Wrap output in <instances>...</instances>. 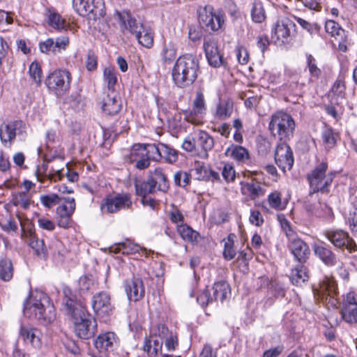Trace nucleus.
<instances>
[{
  "label": "nucleus",
  "instance_id": "42",
  "mask_svg": "<svg viewBox=\"0 0 357 357\" xmlns=\"http://www.w3.org/2000/svg\"><path fill=\"white\" fill-rule=\"evenodd\" d=\"M104 80L107 84L108 90L111 92L114 90V86L117 82V77L115 69L107 67L103 72Z\"/></svg>",
  "mask_w": 357,
  "mask_h": 357
},
{
  "label": "nucleus",
  "instance_id": "46",
  "mask_svg": "<svg viewBox=\"0 0 357 357\" xmlns=\"http://www.w3.org/2000/svg\"><path fill=\"white\" fill-rule=\"evenodd\" d=\"M151 337L158 336L161 339H166L172 333L164 324H158L151 328Z\"/></svg>",
  "mask_w": 357,
  "mask_h": 357
},
{
  "label": "nucleus",
  "instance_id": "24",
  "mask_svg": "<svg viewBox=\"0 0 357 357\" xmlns=\"http://www.w3.org/2000/svg\"><path fill=\"white\" fill-rule=\"evenodd\" d=\"M149 177L155 183L158 190L166 192L168 190V180L161 168L158 167L154 171H150Z\"/></svg>",
  "mask_w": 357,
  "mask_h": 357
},
{
  "label": "nucleus",
  "instance_id": "9",
  "mask_svg": "<svg viewBox=\"0 0 357 357\" xmlns=\"http://www.w3.org/2000/svg\"><path fill=\"white\" fill-rule=\"evenodd\" d=\"M73 6L80 15H89L94 20L105 15L102 0H73Z\"/></svg>",
  "mask_w": 357,
  "mask_h": 357
},
{
  "label": "nucleus",
  "instance_id": "23",
  "mask_svg": "<svg viewBox=\"0 0 357 357\" xmlns=\"http://www.w3.org/2000/svg\"><path fill=\"white\" fill-rule=\"evenodd\" d=\"M115 340L114 333L107 332L97 337L94 341V345L100 353H105L112 347Z\"/></svg>",
  "mask_w": 357,
  "mask_h": 357
},
{
  "label": "nucleus",
  "instance_id": "15",
  "mask_svg": "<svg viewBox=\"0 0 357 357\" xmlns=\"http://www.w3.org/2000/svg\"><path fill=\"white\" fill-rule=\"evenodd\" d=\"M288 248L296 261L301 264L306 262L310 254V250L303 240L300 238L291 239L288 243Z\"/></svg>",
  "mask_w": 357,
  "mask_h": 357
},
{
  "label": "nucleus",
  "instance_id": "58",
  "mask_svg": "<svg viewBox=\"0 0 357 357\" xmlns=\"http://www.w3.org/2000/svg\"><path fill=\"white\" fill-rule=\"evenodd\" d=\"M245 186L250 195L253 197H257L264 194L261 187L258 183L254 182L247 183Z\"/></svg>",
  "mask_w": 357,
  "mask_h": 357
},
{
  "label": "nucleus",
  "instance_id": "45",
  "mask_svg": "<svg viewBox=\"0 0 357 357\" xmlns=\"http://www.w3.org/2000/svg\"><path fill=\"white\" fill-rule=\"evenodd\" d=\"M233 237V234H229L225 242L223 256L227 260H231L236 256V251L234 249Z\"/></svg>",
  "mask_w": 357,
  "mask_h": 357
},
{
  "label": "nucleus",
  "instance_id": "39",
  "mask_svg": "<svg viewBox=\"0 0 357 357\" xmlns=\"http://www.w3.org/2000/svg\"><path fill=\"white\" fill-rule=\"evenodd\" d=\"M29 244L38 256L45 257L46 248L45 247L43 240L36 238L34 234H33L31 231H30V239Z\"/></svg>",
  "mask_w": 357,
  "mask_h": 357
},
{
  "label": "nucleus",
  "instance_id": "47",
  "mask_svg": "<svg viewBox=\"0 0 357 357\" xmlns=\"http://www.w3.org/2000/svg\"><path fill=\"white\" fill-rule=\"evenodd\" d=\"M192 171L195 172V176L198 180H209L208 169L201 162H196L195 163Z\"/></svg>",
  "mask_w": 357,
  "mask_h": 357
},
{
  "label": "nucleus",
  "instance_id": "55",
  "mask_svg": "<svg viewBox=\"0 0 357 357\" xmlns=\"http://www.w3.org/2000/svg\"><path fill=\"white\" fill-rule=\"evenodd\" d=\"M113 251L115 253L122 252L123 254L129 255L138 252V246L130 245V243H123L118 244Z\"/></svg>",
  "mask_w": 357,
  "mask_h": 357
},
{
  "label": "nucleus",
  "instance_id": "43",
  "mask_svg": "<svg viewBox=\"0 0 357 357\" xmlns=\"http://www.w3.org/2000/svg\"><path fill=\"white\" fill-rule=\"evenodd\" d=\"M342 317V319L350 324L357 322V306L356 305H350V306H344L343 305L342 309L341 310Z\"/></svg>",
  "mask_w": 357,
  "mask_h": 357
},
{
  "label": "nucleus",
  "instance_id": "35",
  "mask_svg": "<svg viewBox=\"0 0 357 357\" xmlns=\"http://www.w3.org/2000/svg\"><path fill=\"white\" fill-rule=\"evenodd\" d=\"M234 104L231 100H223L218 105L216 116L222 120L230 117L233 112Z\"/></svg>",
  "mask_w": 357,
  "mask_h": 357
},
{
  "label": "nucleus",
  "instance_id": "10",
  "mask_svg": "<svg viewBox=\"0 0 357 357\" xmlns=\"http://www.w3.org/2000/svg\"><path fill=\"white\" fill-rule=\"evenodd\" d=\"M132 204L129 194H117L105 198L100 205V209L102 213H114L122 209L130 208Z\"/></svg>",
  "mask_w": 357,
  "mask_h": 357
},
{
  "label": "nucleus",
  "instance_id": "11",
  "mask_svg": "<svg viewBox=\"0 0 357 357\" xmlns=\"http://www.w3.org/2000/svg\"><path fill=\"white\" fill-rule=\"evenodd\" d=\"M199 22L206 31H217L225 22L223 15L213 11L211 6H206L199 11Z\"/></svg>",
  "mask_w": 357,
  "mask_h": 357
},
{
  "label": "nucleus",
  "instance_id": "4",
  "mask_svg": "<svg viewBox=\"0 0 357 357\" xmlns=\"http://www.w3.org/2000/svg\"><path fill=\"white\" fill-rule=\"evenodd\" d=\"M119 19L126 30L134 35L142 46L150 48L153 45V33L150 27L132 18L128 13H119Z\"/></svg>",
  "mask_w": 357,
  "mask_h": 357
},
{
  "label": "nucleus",
  "instance_id": "13",
  "mask_svg": "<svg viewBox=\"0 0 357 357\" xmlns=\"http://www.w3.org/2000/svg\"><path fill=\"white\" fill-rule=\"evenodd\" d=\"M91 305L96 314L102 318L109 316L114 310L109 294L104 291L93 296Z\"/></svg>",
  "mask_w": 357,
  "mask_h": 357
},
{
  "label": "nucleus",
  "instance_id": "7",
  "mask_svg": "<svg viewBox=\"0 0 357 357\" xmlns=\"http://www.w3.org/2000/svg\"><path fill=\"white\" fill-rule=\"evenodd\" d=\"M327 169V162H321L307 175V179L313 193L328 192V186L331 185L333 178L331 174L326 176Z\"/></svg>",
  "mask_w": 357,
  "mask_h": 357
},
{
  "label": "nucleus",
  "instance_id": "50",
  "mask_svg": "<svg viewBox=\"0 0 357 357\" xmlns=\"http://www.w3.org/2000/svg\"><path fill=\"white\" fill-rule=\"evenodd\" d=\"M199 144L205 151H208L213 147L214 140L207 132H200L199 134Z\"/></svg>",
  "mask_w": 357,
  "mask_h": 357
},
{
  "label": "nucleus",
  "instance_id": "28",
  "mask_svg": "<svg viewBox=\"0 0 357 357\" xmlns=\"http://www.w3.org/2000/svg\"><path fill=\"white\" fill-rule=\"evenodd\" d=\"M336 247L343 248L344 247L350 252L355 251L356 249V245L351 238L349 236V234L343 231H336Z\"/></svg>",
  "mask_w": 357,
  "mask_h": 357
},
{
  "label": "nucleus",
  "instance_id": "64",
  "mask_svg": "<svg viewBox=\"0 0 357 357\" xmlns=\"http://www.w3.org/2000/svg\"><path fill=\"white\" fill-rule=\"evenodd\" d=\"M343 305H344V306L356 305L357 306V294L354 291L348 292L344 298Z\"/></svg>",
  "mask_w": 357,
  "mask_h": 357
},
{
  "label": "nucleus",
  "instance_id": "44",
  "mask_svg": "<svg viewBox=\"0 0 357 357\" xmlns=\"http://www.w3.org/2000/svg\"><path fill=\"white\" fill-rule=\"evenodd\" d=\"M321 291L326 295V300L328 299V303H331L333 305V294H335V285L333 279L327 278L324 280L321 285Z\"/></svg>",
  "mask_w": 357,
  "mask_h": 357
},
{
  "label": "nucleus",
  "instance_id": "27",
  "mask_svg": "<svg viewBox=\"0 0 357 357\" xmlns=\"http://www.w3.org/2000/svg\"><path fill=\"white\" fill-rule=\"evenodd\" d=\"M308 278V271L304 265H298L291 270L290 280L293 284L301 285L302 283L307 281Z\"/></svg>",
  "mask_w": 357,
  "mask_h": 357
},
{
  "label": "nucleus",
  "instance_id": "2",
  "mask_svg": "<svg viewBox=\"0 0 357 357\" xmlns=\"http://www.w3.org/2000/svg\"><path fill=\"white\" fill-rule=\"evenodd\" d=\"M23 313L29 319H37L47 325L56 318L54 305L46 294L40 291H31L24 303Z\"/></svg>",
  "mask_w": 357,
  "mask_h": 357
},
{
  "label": "nucleus",
  "instance_id": "56",
  "mask_svg": "<svg viewBox=\"0 0 357 357\" xmlns=\"http://www.w3.org/2000/svg\"><path fill=\"white\" fill-rule=\"evenodd\" d=\"M251 14L252 20L258 23L263 22L266 17L265 10L261 3H256L253 6Z\"/></svg>",
  "mask_w": 357,
  "mask_h": 357
},
{
  "label": "nucleus",
  "instance_id": "41",
  "mask_svg": "<svg viewBox=\"0 0 357 357\" xmlns=\"http://www.w3.org/2000/svg\"><path fill=\"white\" fill-rule=\"evenodd\" d=\"M42 70L40 64L36 62H32L29 66V75L36 86H39L41 84Z\"/></svg>",
  "mask_w": 357,
  "mask_h": 357
},
{
  "label": "nucleus",
  "instance_id": "48",
  "mask_svg": "<svg viewBox=\"0 0 357 357\" xmlns=\"http://www.w3.org/2000/svg\"><path fill=\"white\" fill-rule=\"evenodd\" d=\"M268 202L270 206L276 210H282L285 208V205L282 203L281 193L275 191L271 193L268 197Z\"/></svg>",
  "mask_w": 357,
  "mask_h": 357
},
{
  "label": "nucleus",
  "instance_id": "33",
  "mask_svg": "<svg viewBox=\"0 0 357 357\" xmlns=\"http://www.w3.org/2000/svg\"><path fill=\"white\" fill-rule=\"evenodd\" d=\"M226 155L239 162H243L249 158L248 150L241 146L237 145H231L227 148Z\"/></svg>",
  "mask_w": 357,
  "mask_h": 357
},
{
  "label": "nucleus",
  "instance_id": "6",
  "mask_svg": "<svg viewBox=\"0 0 357 357\" xmlns=\"http://www.w3.org/2000/svg\"><path fill=\"white\" fill-rule=\"evenodd\" d=\"M152 144H135L131 149L128 157L130 163L139 170H144L150 167L151 160H155V156Z\"/></svg>",
  "mask_w": 357,
  "mask_h": 357
},
{
  "label": "nucleus",
  "instance_id": "30",
  "mask_svg": "<svg viewBox=\"0 0 357 357\" xmlns=\"http://www.w3.org/2000/svg\"><path fill=\"white\" fill-rule=\"evenodd\" d=\"M47 169V165H43L41 167H38L36 172V176L38 180V181L43 183L44 181L47 178L50 181H59L62 178L63 174L60 170H56L54 172H51L48 174H46V171Z\"/></svg>",
  "mask_w": 357,
  "mask_h": 357
},
{
  "label": "nucleus",
  "instance_id": "49",
  "mask_svg": "<svg viewBox=\"0 0 357 357\" xmlns=\"http://www.w3.org/2000/svg\"><path fill=\"white\" fill-rule=\"evenodd\" d=\"M192 107L196 112L204 114L206 112V104L204 96L202 91L196 92L195 98L193 100Z\"/></svg>",
  "mask_w": 357,
  "mask_h": 357
},
{
  "label": "nucleus",
  "instance_id": "38",
  "mask_svg": "<svg viewBox=\"0 0 357 357\" xmlns=\"http://www.w3.org/2000/svg\"><path fill=\"white\" fill-rule=\"evenodd\" d=\"M321 139L326 149H331L335 146V132L331 126L326 124L324 125L321 133Z\"/></svg>",
  "mask_w": 357,
  "mask_h": 357
},
{
  "label": "nucleus",
  "instance_id": "5",
  "mask_svg": "<svg viewBox=\"0 0 357 357\" xmlns=\"http://www.w3.org/2000/svg\"><path fill=\"white\" fill-rule=\"evenodd\" d=\"M268 128L273 136L286 140L293 136L295 123L289 114L280 111L271 116Z\"/></svg>",
  "mask_w": 357,
  "mask_h": 357
},
{
  "label": "nucleus",
  "instance_id": "54",
  "mask_svg": "<svg viewBox=\"0 0 357 357\" xmlns=\"http://www.w3.org/2000/svg\"><path fill=\"white\" fill-rule=\"evenodd\" d=\"M40 200L44 206L50 208L52 206L59 204L60 203L61 198L56 194H52L40 196Z\"/></svg>",
  "mask_w": 357,
  "mask_h": 357
},
{
  "label": "nucleus",
  "instance_id": "17",
  "mask_svg": "<svg viewBox=\"0 0 357 357\" xmlns=\"http://www.w3.org/2000/svg\"><path fill=\"white\" fill-rule=\"evenodd\" d=\"M19 335L26 344H30L36 349L40 347L41 333L38 328L22 324L19 329Z\"/></svg>",
  "mask_w": 357,
  "mask_h": 357
},
{
  "label": "nucleus",
  "instance_id": "22",
  "mask_svg": "<svg viewBox=\"0 0 357 357\" xmlns=\"http://www.w3.org/2000/svg\"><path fill=\"white\" fill-rule=\"evenodd\" d=\"M152 144L153 150H155V161H158L162 158H165V160L169 163H172L176 161L178 155L176 150L162 143Z\"/></svg>",
  "mask_w": 357,
  "mask_h": 357
},
{
  "label": "nucleus",
  "instance_id": "59",
  "mask_svg": "<svg viewBox=\"0 0 357 357\" xmlns=\"http://www.w3.org/2000/svg\"><path fill=\"white\" fill-rule=\"evenodd\" d=\"M344 215L349 225L357 221V207L349 206L344 212Z\"/></svg>",
  "mask_w": 357,
  "mask_h": 357
},
{
  "label": "nucleus",
  "instance_id": "16",
  "mask_svg": "<svg viewBox=\"0 0 357 357\" xmlns=\"http://www.w3.org/2000/svg\"><path fill=\"white\" fill-rule=\"evenodd\" d=\"M68 44L69 39L66 36L56 38L55 40L53 38H47L39 43V49L42 53L56 54L61 50H66Z\"/></svg>",
  "mask_w": 357,
  "mask_h": 357
},
{
  "label": "nucleus",
  "instance_id": "14",
  "mask_svg": "<svg viewBox=\"0 0 357 357\" xmlns=\"http://www.w3.org/2000/svg\"><path fill=\"white\" fill-rule=\"evenodd\" d=\"M295 24L289 18L278 19L272 28V38L282 43L287 42Z\"/></svg>",
  "mask_w": 357,
  "mask_h": 357
},
{
  "label": "nucleus",
  "instance_id": "57",
  "mask_svg": "<svg viewBox=\"0 0 357 357\" xmlns=\"http://www.w3.org/2000/svg\"><path fill=\"white\" fill-rule=\"evenodd\" d=\"M202 114V113L196 112V110L193 108L192 110H185L183 112L184 119L194 125H199L202 123L199 119V116Z\"/></svg>",
  "mask_w": 357,
  "mask_h": 357
},
{
  "label": "nucleus",
  "instance_id": "1",
  "mask_svg": "<svg viewBox=\"0 0 357 357\" xmlns=\"http://www.w3.org/2000/svg\"><path fill=\"white\" fill-rule=\"evenodd\" d=\"M63 293L66 313L71 317L75 335L81 339H90L97 331L96 319L86 313L84 307L75 301L74 296H68V294L70 293V289H65Z\"/></svg>",
  "mask_w": 357,
  "mask_h": 357
},
{
  "label": "nucleus",
  "instance_id": "37",
  "mask_svg": "<svg viewBox=\"0 0 357 357\" xmlns=\"http://www.w3.org/2000/svg\"><path fill=\"white\" fill-rule=\"evenodd\" d=\"M75 209V201L74 198H64V203L56 208L57 215L72 216Z\"/></svg>",
  "mask_w": 357,
  "mask_h": 357
},
{
  "label": "nucleus",
  "instance_id": "53",
  "mask_svg": "<svg viewBox=\"0 0 357 357\" xmlns=\"http://www.w3.org/2000/svg\"><path fill=\"white\" fill-rule=\"evenodd\" d=\"M174 183L180 187H185L190 182V175L186 172L179 171L174 174Z\"/></svg>",
  "mask_w": 357,
  "mask_h": 357
},
{
  "label": "nucleus",
  "instance_id": "18",
  "mask_svg": "<svg viewBox=\"0 0 357 357\" xmlns=\"http://www.w3.org/2000/svg\"><path fill=\"white\" fill-rule=\"evenodd\" d=\"M22 126V121H14L0 125V140L4 146L10 145L15 139L17 130Z\"/></svg>",
  "mask_w": 357,
  "mask_h": 357
},
{
  "label": "nucleus",
  "instance_id": "63",
  "mask_svg": "<svg viewBox=\"0 0 357 357\" xmlns=\"http://www.w3.org/2000/svg\"><path fill=\"white\" fill-rule=\"evenodd\" d=\"M284 351V346L279 345L274 348L266 350L262 357H278Z\"/></svg>",
  "mask_w": 357,
  "mask_h": 357
},
{
  "label": "nucleus",
  "instance_id": "19",
  "mask_svg": "<svg viewBox=\"0 0 357 357\" xmlns=\"http://www.w3.org/2000/svg\"><path fill=\"white\" fill-rule=\"evenodd\" d=\"M121 107L120 97L115 91L109 92L102 101V110L107 115L114 116L117 114Z\"/></svg>",
  "mask_w": 357,
  "mask_h": 357
},
{
  "label": "nucleus",
  "instance_id": "52",
  "mask_svg": "<svg viewBox=\"0 0 357 357\" xmlns=\"http://www.w3.org/2000/svg\"><path fill=\"white\" fill-rule=\"evenodd\" d=\"M197 302L203 307L215 301L211 289H204L197 298Z\"/></svg>",
  "mask_w": 357,
  "mask_h": 357
},
{
  "label": "nucleus",
  "instance_id": "3",
  "mask_svg": "<svg viewBox=\"0 0 357 357\" xmlns=\"http://www.w3.org/2000/svg\"><path fill=\"white\" fill-rule=\"evenodd\" d=\"M199 61L193 54H185L178 57L172 69L174 83L180 88L190 86L197 77Z\"/></svg>",
  "mask_w": 357,
  "mask_h": 357
},
{
  "label": "nucleus",
  "instance_id": "21",
  "mask_svg": "<svg viewBox=\"0 0 357 357\" xmlns=\"http://www.w3.org/2000/svg\"><path fill=\"white\" fill-rule=\"evenodd\" d=\"M126 291L128 298L135 302L141 300L144 296V287L140 278H133L126 285Z\"/></svg>",
  "mask_w": 357,
  "mask_h": 357
},
{
  "label": "nucleus",
  "instance_id": "8",
  "mask_svg": "<svg viewBox=\"0 0 357 357\" xmlns=\"http://www.w3.org/2000/svg\"><path fill=\"white\" fill-rule=\"evenodd\" d=\"M70 82V73L62 69L54 70L45 79L47 87L58 96L64 95L69 90Z\"/></svg>",
  "mask_w": 357,
  "mask_h": 357
},
{
  "label": "nucleus",
  "instance_id": "40",
  "mask_svg": "<svg viewBox=\"0 0 357 357\" xmlns=\"http://www.w3.org/2000/svg\"><path fill=\"white\" fill-rule=\"evenodd\" d=\"M13 275V267L11 261L3 259L0 261V278L3 281H9Z\"/></svg>",
  "mask_w": 357,
  "mask_h": 357
},
{
  "label": "nucleus",
  "instance_id": "31",
  "mask_svg": "<svg viewBox=\"0 0 357 357\" xmlns=\"http://www.w3.org/2000/svg\"><path fill=\"white\" fill-rule=\"evenodd\" d=\"M135 187L138 196L153 194L157 190L155 183L149 177L146 181L136 183Z\"/></svg>",
  "mask_w": 357,
  "mask_h": 357
},
{
  "label": "nucleus",
  "instance_id": "20",
  "mask_svg": "<svg viewBox=\"0 0 357 357\" xmlns=\"http://www.w3.org/2000/svg\"><path fill=\"white\" fill-rule=\"evenodd\" d=\"M204 48L206 58L211 66L216 68L223 63L222 56L219 52L217 43L213 39H205Z\"/></svg>",
  "mask_w": 357,
  "mask_h": 357
},
{
  "label": "nucleus",
  "instance_id": "29",
  "mask_svg": "<svg viewBox=\"0 0 357 357\" xmlns=\"http://www.w3.org/2000/svg\"><path fill=\"white\" fill-rule=\"evenodd\" d=\"M32 195L29 192H18L12 195V203L16 206L28 209L31 203Z\"/></svg>",
  "mask_w": 357,
  "mask_h": 357
},
{
  "label": "nucleus",
  "instance_id": "61",
  "mask_svg": "<svg viewBox=\"0 0 357 357\" xmlns=\"http://www.w3.org/2000/svg\"><path fill=\"white\" fill-rule=\"evenodd\" d=\"M222 175L227 182L233 181L236 176L235 170L231 165L227 164L222 169Z\"/></svg>",
  "mask_w": 357,
  "mask_h": 357
},
{
  "label": "nucleus",
  "instance_id": "62",
  "mask_svg": "<svg viewBox=\"0 0 357 357\" xmlns=\"http://www.w3.org/2000/svg\"><path fill=\"white\" fill-rule=\"evenodd\" d=\"M336 36H340L342 38V40L339 41L338 48L340 51L345 52L347 50L348 40L344 30L340 27L337 29H336Z\"/></svg>",
  "mask_w": 357,
  "mask_h": 357
},
{
  "label": "nucleus",
  "instance_id": "36",
  "mask_svg": "<svg viewBox=\"0 0 357 357\" xmlns=\"http://www.w3.org/2000/svg\"><path fill=\"white\" fill-rule=\"evenodd\" d=\"M177 231L180 234L181 237L187 241L195 242L197 241L199 237V233L193 230L191 227L187 225L181 224L177 226Z\"/></svg>",
  "mask_w": 357,
  "mask_h": 357
},
{
  "label": "nucleus",
  "instance_id": "34",
  "mask_svg": "<svg viewBox=\"0 0 357 357\" xmlns=\"http://www.w3.org/2000/svg\"><path fill=\"white\" fill-rule=\"evenodd\" d=\"M314 252L327 265L333 264V252L325 247L323 242L314 245Z\"/></svg>",
  "mask_w": 357,
  "mask_h": 357
},
{
  "label": "nucleus",
  "instance_id": "51",
  "mask_svg": "<svg viewBox=\"0 0 357 357\" xmlns=\"http://www.w3.org/2000/svg\"><path fill=\"white\" fill-rule=\"evenodd\" d=\"M176 56V50L174 45L165 44L163 48L162 57L164 62H172Z\"/></svg>",
  "mask_w": 357,
  "mask_h": 357
},
{
  "label": "nucleus",
  "instance_id": "32",
  "mask_svg": "<svg viewBox=\"0 0 357 357\" xmlns=\"http://www.w3.org/2000/svg\"><path fill=\"white\" fill-rule=\"evenodd\" d=\"M162 342L159 341L156 337H149L145 339L143 349L144 351L151 355L158 356L161 353Z\"/></svg>",
  "mask_w": 357,
  "mask_h": 357
},
{
  "label": "nucleus",
  "instance_id": "26",
  "mask_svg": "<svg viewBox=\"0 0 357 357\" xmlns=\"http://www.w3.org/2000/svg\"><path fill=\"white\" fill-rule=\"evenodd\" d=\"M215 301L222 302L230 294L229 284L225 281L215 282L211 288Z\"/></svg>",
  "mask_w": 357,
  "mask_h": 357
},
{
  "label": "nucleus",
  "instance_id": "12",
  "mask_svg": "<svg viewBox=\"0 0 357 357\" xmlns=\"http://www.w3.org/2000/svg\"><path fill=\"white\" fill-rule=\"evenodd\" d=\"M275 162L284 172L292 168L294 162L293 152L286 142H281L276 146Z\"/></svg>",
  "mask_w": 357,
  "mask_h": 357
},
{
  "label": "nucleus",
  "instance_id": "60",
  "mask_svg": "<svg viewBox=\"0 0 357 357\" xmlns=\"http://www.w3.org/2000/svg\"><path fill=\"white\" fill-rule=\"evenodd\" d=\"M86 68L89 71L94 70L97 68V56L91 50H89L87 53Z\"/></svg>",
  "mask_w": 357,
  "mask_h": 357
},
{
  "label": "nucleus",
  "instance_id": "25",
  "mask_svg": "<svg viewBox=\"0 0 357 357\" xmlns=\"http://www.w3.org/2000/svg\"><path fill=\"white\" fill-rule=\"evenodd\" d=\"M48 24L56 30H66L68 24L62 17L54 10L48 9L46 12Z\"/></svg>",
  "mask_w": 357,
  "mask_h": 357
}]
</instances>
